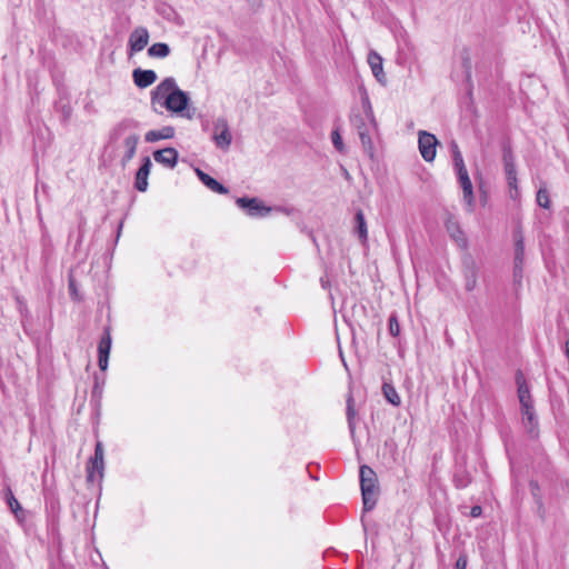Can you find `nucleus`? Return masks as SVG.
<instances>
[{"instance_id":"1","label":"nucleus","mask_w":569,"mask_h":569,"mask_svg":"<svg viewBox=\"0 0 569 569\" xmlns=\"http://www.w3.org/2000/svg\"><path fill=\"white\" fill-rule=\"evenodd\" d=\"M150 102L152 110L160 114L162 111L158 106L188 120L193 119L196 113V108L190 106L189 93L180 89L172 77L164 78L151 90Z\"/></svg>"},{"instance_id":"2","label":"nucleus","mask_w":569,"mask_h":569,"mask_svg":"<svg viewBox=\"0 0 569 569\" xmlns=\"http://www.w3.org/2000/svg\"><path fill=\"white\" fill-rule=\"evenodd\" d=\"M140 123L133 118H124L120 120L110 131V141L116 142L120 138L124 137L122 147L124 148L123 156L121 157L120 163L124 168L136 156L137 146L140 140V136L136 132Z\"/></svg>"},{"instance_id":"3","label":"nucleus","mask_w":569,"mask_h":569,"mask_svg":"<svg viewBox=\"0 0 569 569\" xmlns=\"http://www.w3.org/2000/svg\"><path fill=\"white\" fill-rule=\"evenodd\" d=\"M359 480L363 503L362 512L365 513L371 511L377 505L379 495L378 478L371 467L362 465L359 468Z\"/></svg>"},{"instance_id":"4","label":"nucleus","mask_w":569,"mask_h":569,"mask_svg":"<svg viewBox=\"0 0 569 569\" xmlns=\"http://www.w3.org/2000/svg\"><path fill=\"white\" fill-rule=\"evenodd\" d=\"M236 204L251 218H264L273 210L272 207L264 204L259 198L240 197L236 199Z\"/></svg>"},{"instance_id":"5","label":"nucleus","mask_w":569,"mask_h":569,"mask_svg":"<svg viewBox=\"0 0 569 569\" xmlns=\"http://www.w3.org/2000/svg\"><path fill=\"white\" fill-rule=\"evenodd\" d=\"M501 151L507 183L510 189H515L516 191H518L516 158L512 151L511 143L509 141H505L501 146Z\"/></svg>"},{"instance_id":"6","label":"nucleus","mask_w":569,"mask_h":569,"mask_svg":"<svg viewBox=\"0 0 569 569\" xmlns=\"http://www.w3.org/2000/svg\"><path fill=\"white\" fill-rule=\"evenodd\" d=\"M104 460H103V445L97 441L94 453L87 463V481L93 483L97 479L100 481L103 477Z\"/></svg>"},{"instance_id":"7","label":"nucleus","mask_w":569,"mask_h":569,"mask_svg":"<svg viewBox=\"0 0 569 569\" xmlns=\"http://www.w3.org/2000/svg\"><path fill=\"white\" fill-rule=\"evenodd\" d=\"M522 423L526 428L528 436L531 439H537L539 436V420L535 410L533 400L531 402H523L520 405Z\"/></svg>"},{"instance_id":"8","label":"nucleus","mask_w":569,"mask_h":569,"mask_svg":"<svg viewBox=\"0 0 569 569\" xmlns=\"http://www.w3.org/2000/svg\"><path fill=\"white\" fill-rule=\"evenodd\" d=\"M461 262H462V276L465 279V289L468 292H471L477 287L479 268H478V264H477L475 258L469 252H466L462 256Z\"/></svg>"},{"instance_id":"9","label":"nucleus","mask_w":569,"mask_h":569,"mask_svg":"<svg viewBox=\"0 0 569 569\" xmlns=\"http://www.w3.org/2000/svg\"><path fill=\"white\" fill-rule=\"evenodd\" d=\"M212 140L217 148L227 151L232 142V134L226 118H218L214 121Z\"/></svg>"},{"instance_id":"10","label":"nucleus","mask_w":569,"mask_h":569,"mask_svg":"<svg viewBox=\"0 0 569 569\" xmlns=\"http://www.w3.org/2000/svg\"><path fill=\"white\" fill-rule=\"evenodd\" d=\"M418 146L425 161L431 162L436 158L438 139L433 133L420 130L418 133Z\"/></svg>"},{"instance_id":"11","label":"nucleus","mask_w":569,"mask_h":569,"mask_svg":"<svg viewBox=\"0 0 569 569\" xmlns=\"http://www.w3.org/2000/svg\"><path fill=\"white\" fill-rule=\"evenodd\" d=\"M111 342V328L110 326H106L98 345V366L101 371H106L108 368Z\"/></svg>"},{"instance_id":"12","label":"nucleus","mask_w":569,"mask_h":569,"mask_svg":"<svg viewBox=\"0 0 569 569\" xmlns=\"http://www.w3.org/2000/svg\"><path fill=\"white\" fill-rule=\"evenodd\" d=\"M59 99L54 102V110L60 113V121L66 127L72 117L69 92L64 87L58 89Z\"/></svg>"},{"instance_id":"13","label":"nucleus","mask_w":569,"mask_h":569,"mask_svg":"<svg viewBox=\"0 0 569 569\" xmlns=\"http://www.w3.org/2000/svg\"><path fill=\"white\" fill-rule=\"evenodd\" d=\"M148 42H149V32H148L147 28H144V27L136 28L131 32V34L129 37V41H128L130 54H133L134 52L142 51L147 47Z\"/></svg>"},{"instance_id":"14","label":"nucleus","mask_w":569,"mask_h":569,"mask_svg":"<svg viewBox=\"0 0 569 569\" xmlns=\"http://www.w3.org/2000/svg\"><path fill=\"white\" fill-rule=\"evenodd\" d=\"M151 168H152V162H151L150 157H148V156L143 157L141 159V164L134 176L133 186L138 191H140V192L147 191L148 186H149L148 177H149Z\"/></svg>"},{"instance_id":"15","label":"nucleus","mask_w":569,"mask_h":569,"mask_svg":"<svg viewBox=\"0 0 569 569\" xmlns=\"http://www.w3.org/2000/svg\"><path fill=\"white\" fill-rule=\"evenodd\" d=\"M445 227L449 236L452 238V240L457 242V244L461 249L468 248V239L463 230L461 229L458 220L455 217L449 216L445 222Z\"/></svg>"},{"instance_id":"16","label":"nucleus","mask_w":569,"mask_h":569,"mask_svg":"<svg viewBox=\"0 0 569 569\" xmlns=\"http://www.w3.org/2000/svg\"><path fill=\"white\" fill-rule=\"evenodd\" d=\"M152 156L156 162L170 169H173L179 160V152L172 147L156 150L153 151Z\"/></svg>"},{"instance_id":"17","label":"nucleus","mask_w":569,"mask_h":569,"mask_svg":"<svg viewBox=\"0 0 569 569\" xmlns=\"http://www.w3.org/2000/svg\"><path fill=\"white\" fill-rule=\"evenodd\" d=\"M157 78L156 71L151 69L137 68L132 71L133 83L140 89L150 87L156 82Z\"/></svg>"},{"instance_id":"18","label":"nucleus","mask_w":569,"mask_h":569,"mask_svg":"<svg viewBox=\"0 0 569 569\" xmlns=\"http://www.w3.org/2000/svg\"><path fill=\"white\" fill-rule=\"evenodd\" d=\"M456 173H457V177H458V181H459V183H460V186L462 188L465 201L470 207H473V203H475L473 187H472V182H471V180L469 178L467 168L466 169H461V171H456Z\"/></svg>"},{"instance_id":"19","label":"nucleus","mask_w":569,"mask_h":569,"mask_svg":"<svg viewBox=\"0 0 569 569\" xmlns=\"http://www.w3.org/2000/svg\"><path fill=\"white\" fill-rule=\"evenodd\" d=\"M196 173L199 180L211 191L219 194H227L229 192V189L227 187H224L221 182H219L218 180H216L213 177L206 173L201 169L197 168Z\"/></svg>"},{"instance_id":"20","label":"nucleus","mask_w":569,"mask_h":569,"mask_svg":"<svg viewBox=\"0 0 569 569\" xmlns=\"http://www.w3.org/2000/svg\"><path fill=\"white\" fill-rule=\"evenodd\" d=\"M515 380L517 385L519 403L521 405L523 402H531L533 399L531 397L529 386L526 381V377L521 370L516 371Z\"/></svg>"},{"instance_id":"21","label":"nucleus","mask_w":569,"mask_h":569,"mask_svg":"<svg viewBox=\"0 0 569 569\" xmlns=\"http://www.w3.org/2000/svg\"><path fill=\"white\" fill-rule=\"evenodd\" d=\"M368 63L371 68V71L377 79L378 82L385 84L386 83V74L382 68V58L376 51H370L368 54Z\"/></svg>"},{"instance_id":"22","label":"nucleus","mask_w":569,"mask_h":569,"mask_svg":"<svg viewBox=\"0 0 569 569\" xmlns=\"http://www.w3.org/2000/svg\"><path fill=\"white\" fill-rule=\"evenodd\" d=\"M452 481L457 489H465L471 483L472 478L463 465H457Z\"/></svg>"},{"instance_id":"23","label":"nucleus","mask_w":569,"mask_h":569,"mask_svg":"<svg viewBox=\"0 0 569 569\" xmlns=\"http://www.w3.org/2000/svg\"><path fill=\"white\" fill-rule=\"evenodd\" d=\"M174 137V128L164 126L159 130H150L146 133L144 140L147 142H157L159 140L172 139Z\"/></svg>"},{"instance_id":"24","label":"nucleus","mask_w":569,"mask_h":569,"mask_svg":"<svg viewBox=\"0 0 569 569\" xmlns=\"http://www.w3.org/2000/svg\"><path fill=\"white\" fill-rule=\"evenodd\" d=\"M93 387L91 390L90 403L99 411L103 393L104 378H100L97 373L93 376Z\"/></svg>"},{"instance_id":"25","label":"nucleus","mask_w":569,"mask_h":569,"mask_svg":"<svg viewBox=\"0 0 569 569\" xmlns=\"http://www.w3.org/2000/svg\"><path fill=\"white\" fill-rule=\"evenodd\" d=\"M355 233L358 236L359 240L365 243L368 239V229L367 222L365 219V214L362 210H358L355 214Z\"/></svg>"},{"instance_id":"26","label":"nucleus","mask_w":569,"mask_h":569,"mask_svg":"<svg viewBox=\"0 0 569 569\" xmlns=\"http://www.w3.org/2000/svg\"><path fill=\"white\" fill-rule=\"evenodd\" d=\"M382 393L386 400L392 406L399 407L401 405V398L392 383L385 381L382 385Z\"/></svg>"},{"instance_id":"27","label":"nucleus","mask_w":569,"mask_h":569,"mask_svg":"<svg viewBox=\"0 0 569 569\" xmlns=\"http://www.w3.org/2000/svg\"><path fill=\"white\" fill-rule=\"evenodd\" d=\"M170 47L164 42H156L148 48V56L150 58L163 59L170 54Z\"/></svg>"},{"instance_id":"28","label":"nucleus","mask_w":569,"mask_h":569,"mask_svg":"<svg viewBox=\"0 0 569 569\" xmlns=\"http://www.w3.org/2000/svg\"><path fill=\"white\" fill-rule=\"evenodd\" d=\"M525 261V241L521 233L515 234V258L513 264H523Z\"/></svg>"},{"instance_id":"29","label":"nucleus","mask_w":569,"mask_h":569,"mask_svg":"<svg viewBox=\"0 0 569 569\" xmlns=\"http://www.w3.org/2000/svg\"><path fill=\"white\" fill-rule=\"evenodd\" d=\"M3 493H4V500L8 505V507L10 508V510L12 511L14 517H19V512H22V507L19 503V501L16 499L11 488L9 486H7L3 490Z\"/></svg>"},{"instance_id":"30","label":"nucleus","mask_w":569,"mask_h":569,"mask_svg":"<svg viewBox=\"0 0 569 569\" xmlns=\"http://www.w3.org/2000/svg\"><path fill=\"white\" fill-rule=\"evenodd\" d=\"M346 413H347L348 427H349L351 437H353L355 430H356V422H355L356 410H355V400H353V397L351 393L348 396V399H347Z\"/></svg>"},{"instance_id":"31","label":"nucleus","mask_w":569,"mask_h":569,"mask_svg":"<svg viewBox=\"0 0 569 569\" xmlns=\"http://www.w3.org/2000/svg\"><path fill=\"white\" fill-rule=\"evenodd\" d=\"M359 138H360L365 153L368 154V157L370 159H373L375 158V147H373V142L370 137V133H369V129L361 131L359 133Z\"/></svg>"},{"instance_id":"32","label":"nucleus","mask_w":569,"mask_h":569,"mask_svg":"<svg viewBox=\"0 0 569 569\" xmlns=\"http://www.w3.org/2000/svg\"><path fill=\"white\" fill-rule=\"evenodd\" d=\"M462 67L465 69L466 81L468 83V94L471 97L472 94V81H471V59L468 50H463L462 52Z\"/></svg>"},{"instance_id":"33","label":"nucleus","mask_w":569,"mask_h":569,"mask_svg":"<svg viewBox=\"0 0 569 569\" xmlns=\"http://www.w3.org/2000/svg\"><path fill=\"white\" fill-rule=\"evenodd\" d=\"M536 200L538 206L543 209H549L551 206L549 192L545 187L539 188V190L537 191Z\"/></svg>"},{"instance_id":"34","label":"nucleus","mask_w":569,"mask_h":569,"mask_svg":"<svg viewBox=\"0 0 569 569\" xmlns=\"http://www.w3.org/2000/svg\"><path fill=\"white\" fill-rule=\"evenodd\" d=\"M388 330L392 337H398L400 335V325L396 312H392L388 319Z\"/></svg>"},{"instance_id":"35","label":"nucleus","mask_w":569,"mask_h":569,"mask_svg":"<svg viewBox=\"0 0 569 569\" xmlns=\"http://www.w3.org/2000/svg\"><path fill=\"white\" fill-rule=\"evenodd\" d=\"M350 121L352 126L357 128L358 133L368 129V124L366 123V117L360 113L351 114Z\"/></svg>"},{"instance_id":"36","label":"nucleus","mask_w":569,"mask_h":569,"mask_svg":"<svg viewBox=\"0 0 569 569\" xmlns=\"http://www.w3.org/2000/svg\"><path fill=\"white\" fill-rule=\"evenodd\" d=\"M362 107H363L366 117L370 120V123L373 127H376L377 123H376V119H375V116H373L372 107H371V103H370V100H369L368 96L362 98Z\"/></svg>"},{"instance_id":"37","label":"nucleus","mask_w":569,"mask_h":569,"mask_svg":"<svg viewBox=\"0 0 569 569\" xmlns=\"http://www.w3.org/2000/svg\"><path fill=\"white\" fill-rule=\"evenodd\" d=\"M331 140H332V144L335 146V148L339 151V152H343L345 150V144H343V141H342V137L339 132V130H333L332 133H331Z\"/></svg>"},{"instance_id":"38","label":"nucleus","mask_w":569,"mask_h":569,"mask_svg":"<svg viewBox=\"0 0 569 569\" xmlns=\"http://www.w3.org/2000/svg\"><path fill=\"white\" fill-rule=\"evenodd\" d=\"M513 283L520 287L523 278V264H513Z\"/></svg>"},{"instance_id":"39","label":"nucleus","mask_w":569,"mask_h":569,"mask_svg":"<svg viewBox=\"0 0 569 569\" xmlns=\"http://www.w3.org/2000/svg\"><path fill=\"white\" fill-rule=\"evenodd\" d=\"M452 157V162L456 171H461V169H466L462 153H456Z\"/></svg>"},{"instance_id":"40","label":"nucleus","mask_w":569,"mask_h":569,"mask_svg":"<svg viewBox=\"0 0 569 569\" xmlns=\"http://www.w3.org/2000/svg\"><path fill=\"white\" fill-rule=\"evenodd\" d=\"M272 208H273L272 212L274 211V212L286 214V216H292L296 212H298V210L295 207L276 206Z\"/></svg>"},{"instance_id":"41","label":"nucleus","mask_w":569,"mask_h":569,"mask_svg":"<svg viewBox=\"0 0 569 569\" xmlns=\"http://www.w3.org/2000/svg\"><path fill=\"white\" fill-rule=\"evenodd\" d=\"M468 556L466 552H461L456 561L455 569H467Z\"/></svg>"},{"instance_id":"42","label":"nucleus","mask_w":569,"mask_h":569,"mask_svg":"<svg viewBox=\"0 0 569 569\" xmlns=\"http://www.w3.org/2000/svg\"><path fill=\"white\" fill-rule=\"evenodd\" d=\"M69 291H70V296L72 297V299L80 300L78 290L76 287V281L72 278L69 279Z\"/></svg>"},{"instance_id":"43","label":"nucleus","mask_w":569,"mask_h":569,"mask_svg":"<svg viewBox=\"0 0 569 569\" xmlns=\"http://www.w3.org/2000/svg\"><path fill=\"white\" fill-rule=\"evenodd\" d=\"M482 515V508L481 506H472L471 509H470V517L472 518H478Z\"/></svg>"},{"instance_id":"44","label":"nucleus","mask_w":569,"mask_h":569,"mask_svg":"<svg viewBox=\"0 0 569 569\" xmlns=\"http://www.w3.org/2000/svg\"><path fill=\"white\" fill-rule=\"evenodd\" d=\"M529 486H530V489H531V492H532L533 497H538V491L540 490V487H539L538 482L535 481V480H531Z\"/></svg>"},{"instance_id":"45","label":"nucleus","mask_w":569,"mask_h":569,"mask_svg":"<svg viewBox=\"0 0 569 569\" xmlns=\"http://www.w3.org/2000/svg\"><path fill=\"white\" fill-rule=\"evenodd\" d=\"M450 152H451V156H453L456 153H461V151L459 149V146H458V143L455 140H452L450 142Z\"/></svg>"},{"instance_id":"46","label":"nucleus","mask_w":569,"mask_h":569,"mask_svg":"<svg viewBox=\"0 0 569 569\" xmlns=\"http://www.w3.org/2000/svg\"><path fill=\"white\" fill-rule=\"evenodd\" d=\"M247 1L253 10H257L261 7V0H247Z\"/></svg>"},{"instance_id":"47","label":"nucleus","mask_w":569,"mask_h":569,"mask_svg":"<svg viewBox=\"0 0 569 569\" xmlns=\"http://www.w3.org/2000/svg\"><path fill=\"white\" fill-rule=\"evenodd\" d=\"M17 302L19 305V310L21 311V313L23 312V310L27 311V307H26L24 302L19 297H17Z\"/></svg>"},{"instance_id":"48","label":"nucleus","mask_w":569,"mask_h":569,"mask_svg":"<svg viewBox=\"0 0 569 569\" xmlns=\"http://www.w3.org/2000/svg\"><path fill=\"white\" fill-rule=\"evenodd\" d=\"M162 16L169 18V12H173V9L171 7H167L162 11H159Z\"/></svg>"},{"instance_id":"49","label":"nucleus","mask_w":569,"mask_h":569,"mask_svg":"<svg viewBox=\"0 0 569 569\" xmlns=\"http://www.w3.org/2000/svg\"><path fill=\"white\" fill-rule=\"evenodd\" d=\"M565 355L569 359V340L565 342Z\"/></svg>"},{"instance_id":"50","label":"nucleus","mask_w":569,"mask_h":569,"mask_svg":"<svg viewBox=\"0 0 569 569\" xmlns=\"http://www.w3.org/2000/svg\"><path fill=\"white\" fill-rule=\"evenodd\" d=\"M18 521H22L26 518V511L22 509V512H19V517H16Z\"/></svg>"},{"instance_id":"51","label":"nucleus","mask_w":569,"mask_h":569,"mask_svg":"<svg viewBox=\"0 0 569 569\" xmlns=\"http://www.w3.org/2000/svg\"><path fill=\"white\" fill-rule=\"evenodd\" d=\"M320 282H321V286H322L323 288H327V286L329 284V281H328V280H326L325 278H321V279H320Z\"/></svg>"},{"instance_id":"52","label":"nucleus","mask_w":569,"mask_h":569,"mask_svg":"<svg viewBox=\"0 0 569 569\" xmlns=\"http://www.w3.org/2000/svg\"><path fill=\"white\" fill-rule=\"evenodd\" d=\"M341 361H342L345 368L348 369L347 361L345 360V358H342Z\"/></svg>"},{"instance_id":"53","label":"nucleus","mask_w":569,"mask_h":569,"mask_svg":"<svg viewBox=\"0 0 569 569\" xmlns=\"http://www.w3.org/2000/svg\"><path fill=\"white\" fill-rule=\"evenodd\" d=\"M341 361H342L345 368L348 369L347 361L345 360V358H342Z\"/></svg>"},{"instance_id":"54","label":"nucleus","mask_w":569,"mask_h":569,"mask_svg":"<svg viewBox=\"0 0 569 569\" xmlns=\"http://www.w3.org/2000/svg\"><path fill=\"white\" fill-rule=\"evenodd\" d=\"M339 355L341 359L345 358L341 349H339Z\"/></svg>"},{"instance_id":"55","label":"nucleus","mask_w":569,"mask_h":569,"mask_svg":"<svg viewBox=\"0 0 569 569\" xmlns=\"http://www.w3.org/2000/svg\"><path fill=\"white\" fill-rule=\"evenodd\" d=\"M121 228H122V223H121V224H119L118 234L120 233Z\"/></svg>"}]
</instances>
